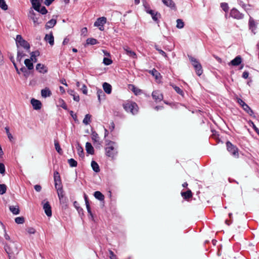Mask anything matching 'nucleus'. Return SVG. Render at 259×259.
Masks as SVG:
<instances>
[{
	"mask_svg": "<svg viewBox=\"0 0 259 259\" xmlns=\"http://www.w3.org/2000/svg\"><path fill=\"white\" fill-rule=\"evenodd\" d=\"M107 146L105 148L106 155L110 157L113 158L117 153V144L115 142L111 141H106Z\"/></svg>",
	"mask_w": 259,
	"mask_h": 259,
	"instance_id": "nucleus-1",
	"label": "nucleus"
},
{
	"mask_svg": "<svg viewBox=\"0 0 259 259\" xmlns=\"http://www.w3.org/2000/svg\"><path fill=\"white\" fill-rule=\"evenodd\" d=\"M44 0H30L32 8L42 15H45L48 13V10L45 6H41V3Z\"/></svg>",
	"mask_w": 259,
	"mask_h": 259,
	"instance_id": "nucleus-2",
	"label": "nucleus"
},
{
	"mask_svg": "<svg viewBox=\"0 0 259 259\" xmlns=\"http://www.w3.org/2000/svg\"><path fill=\"white\" fill-rule=\"evenodd\" d=\"M123 107L127 112H130L133 115L137 114L138 112V105L133 101H127L123 104Z\"/></svg>",
	"mask_w": 259,
	"mask_h": 259,
	"instance_id": "nucleus-3",
	"label": "nucleus"
},
{
	"mask_svg": "<svg viewBox=\"0 0 259 259\" xmlns=\"http://www.w3.org/2000/svg\"><path fill=\"white\" fill-rule=\"evenodd\" d=\"M15 40L17 49H20L19 46H20L26 51L29 50L30 48L29 44L26 40H24L21 35H17Z\"/></svg>",
	"mask_w": 259,
	"mask_h": 259,
	"instance_id": "nucleus-4",
	"label": "nucleus"
},
{
	"mask_svg": "<svg viewBox=\"0 0 259 259\" xmlns=\"http://www.w3.org/2000/svg\"><path fill=\"white\" fill-rule=\"evenodd\" d=\"M227 149L228 152L234 157L238 158L239 156L238 149L233 145L230 142H226Z\"/></svg>",
	"mask_w": 259,
	"mask_h": 259,
	"instance_id": "nucleus-5",
	"label": "nucleus"
},
{
	"mask_svg": "<svg viewBox=\"0 0 259 259\" xmlns=\"http://www.w3.org/2000/svg\"><path fill=\"white\" fill-rule=\"evenodd\" d=\"M146 11L147 13L149 14L151 17L152 19L157 23L158 24L159 21L158 19L160 17V14L157 12H155L154 11L148 8L145 7Z\"/></svg>",
	"mask_w": 259,
	"mask_h": 259,
	"instance_id": "nucleus-6",
	"label": "nucleus"
},
{
	"mask_svg": "<svg viewBox=\"0 0 259 259\" xmlns=\"http://www.w3.org/2000/svg\"><path fill=\"white\" fill-rule=\"evenodd\" d=\"M107 19L105 17H100L94 23V26L98 27L99 29L103 31L104 29V25L106 23Z\"/></svg>",
	"mask_w": 259,
	"mask_h": 259,
	"instance_id": "nucleus-7",
	"label": "nucleus"
},
{
	"mask_svg": "<svg viewBox=\"0 0 259 259\" xmlns=\"http://www.w3.org/2000/svg\"><path fill=\"white\" fill-rule=\"evenodd\" d=\"M230 15L231 17L237 20L242 19L244 18V15L236 8H233L231 10Z\"/></svg>",
	"mask_w": 259,
	"mask_h": 259,
	"instance_id": "nucleus-8",
	"label": "nucleus"
},
{
	"mask_svg": "<svg viewBox=\"0 0 259 259\" xmlns=\"http://www.w3.org/2000/svg\"><path fill=\"white\" fill-rule=\"evenodd\" d=\"M54 179L55 182V187L56 189L58 187H63L59 173L57 171L54 172Z\"/></svg>",
	"mask_w": 259,
	"mask_h": 259,
	"instance_id": "nucleus-9",
	"label": "nucleus"
},
{
	"mask_svg": "<svg viewBox=\"0 0 259 259\" xmlns=\"http://www.w3.org/2000/svg\"><path fill=\"white\" fill-rule=\"evenodd\" d=\"M32 9L33 8H32L29 10L28 16L33 21L34 26H36V25H38L39 23L38 22V18L36 16V14L34 12Z\"/></svg>",
	"mask_w": 259,
	"mask_h": 259,
	"instance_id": "nucleus-10",
	"label": "nucleus"
},
{
	"mask_svg": "<svg viewBox=\"0 0 259 259\" xmlns=\"http://www.w3.org/2000/svg\"><path fill=\"white\" fill-rule=\"evenodd\" d=\"M153 99L156 102L161 101L163 99L162 94L158 90L154 91L152 93Z\"/></svg>",
	"mask_w": 259,
	"mask_h": 259,
	"instance_id": "nucleus-11",
	"label": "nucleus"
},
{
	"mask_svg": "<svg viewBox=\"0 0 259 259\" xmlns=\"http://www.w3.org/2000/svg\"><path fill=\"white\" fill-rule=\"evenodd\" d=\"M43 209L45 210L46 214L50 217L52 215L51 206L48 201H47L44 204Z\"/></svg>",
	"mask_w": 259,
	"mask_h": 259,
	"instance_id": "nucleus-12",
	"label": "nucleus"
},
{
	"mask_svg": "<svg viewBox=\"0 0 259 259\" xmlns=\"http://www.w3.org/2000/svg\"><path fill=\"white\" fill-rule=\"evenodd\" d=\"M30 102L34 110H37L41 109L42 104L40 101L33 98Z\"/></svg>",
	"mask_w": 259,
	"mask_h": 259,
	"instance_id": "nucleus-13",
	"label": "nucleus"
},
{
	"mask_svg": "<svg viewBox=\"0 0 259 259\" xmlns=\"http://www.w3.org/2000/svg\"><path fill=\"white\" fill-rule=\"evenodd\" d=\"M36 70L41 73H46L48 72V68L44 64L38 63L36 66Z\"/></svg>",
	"mask_w": 259,
	"mask_h": 259,
	"instance_id": "nucleus-14",
	"label": "nucleus"
},
{
	"mask_svg": "<svg viewBox=\"0 0 259 259\" xmlns=\"http://www.w3.org/2000/svg\"><path fill=\"white\" fill-rule=\"evenodd\" d=\"M41 95L43 98H46L50 97L52 95V92L48 87H46L41 90Z\"/></svg>",
	"mask_w": 259,
	"mask_h": 259,
	"instance_id": "nucleus-15",
	"label": "nucleus"
},
{
	"mask_svg": "<svg viewBox=\"0 0 259 259\" xmlns=\"http://www.w3.org/2000/svg\"><path fill=\"white\" fill-rule=\"evenodd\" d=\"M45 40L49 43L51 46L54 44V38L52 33L47 34L45 37Z\"/></svg>",
	"mask_w": 259,
	"mask_h": 259,
	"instance_id": "nucleus-16",
	"label": "nucleus"
},
{
	"mask_svg": "<svg viewBox=\"0 0 259 259\" xmlns=\"http://www.w3.org/2000/svg\"><path fill=\"white\" fill-rule=\"evenodd\" d=\"M162 2L165 6L171 9H176V5L172 0H162Z\"/></svg>",
	"mask_w": 259,
	"mask_h": 259,
	"instance_id": "nucleus-17",
	"label": "nucleus"
},
{
	"mask_svg": "<svg viewBox=\"0 0 259 259\" xmlns=\"http://www.w3.org/2000/svg\"><path fill=\"white\" fill-rule=\"evenodd\" d=\"M57 191L58 196L60 200V203L64 202V194L63 187H58L56 189Z\"/></svg>",
	"mask_w": 259,
	"mask_h": 259,
	"instance_id": "nucleus-18",
	"label": "nucleus"
},
{
	"mask_svg": "<svg viewBox=\"0 0 259 259\" xmlns=\"http://www.w3.org/2000/svg\"><path fill=\"white\" fill-rule=\"evenodd\" d=\"M243 109L250 116L255 117V115H254V112L253 110L250 108V107L246 104L244 105L242 107Z\"/></svg>",
	"mask_w": 259,
	"mask_h": 259,
	"instance_id": "nucleus-19",
	"label": "nucleus"
},
{
	"mask_svg": "<svg viewBox=\"0 0 259 259\" xmlns=\"http://www.w3.org/2000/svg\"><path fill=\"white\" fill-rule=\"evenodd\" d=\"M103 88L104 92L107 94H110L111 93L112 87L109 83L107 82H104L103 83Z\"/></svg>",
	"mask_w": 259,
	"mask_h": 259,
	"instance_id": "nucleus-20",
	"label": "nucleus"
},
{
	"mask_svg": "<svg viewBox=\"0 0 259 259\" xmlns=\"http://www.w3.org/2000/svg\"><path fill=\"white\" fill-rule=\"evenodd\" d=\"M124 50L125 51L126 54L128 56H129L130 57L133 58H137V55L136 53L133 51H132L130 48L128 47H125L124 48Z\"/></svg>",
	"mask_w": 259,
	"mask_h": 259,
	"instance_id": "nucleus-21",
	"label": "nucleus"
},
{
	"mask_svg": "<svg viewBox=\"0 0 259 259\" xmlns=\"http://www.w3.org/2000/svg\"><path fill=\"white\" fill-rule=\"evenodd\" d=\"M242 59L240 56H236L234 59L231 61V64L233 66H238L241 64Z\"/></svg>",
	"mask_w": 259,
	"mask_h": 259,
	"instance_id": "nucleus-22",
	"label": "nucleus"
},
{
	"mask_svg": "<svg viewBox=\"0 0 259 259\" xmlns=\"http://www.w3.org/2000/svg\"><path fill=\"white\" fill-rule=\"evenodd\" d=\"M85 148L88 153L90 154H94V149L91 143L89 142L86 143L85 144Z\"/></svg>",
	"mask_w": 259,
	"mask_h": 259,
	"instance_id": "nucleus-23",
	"label": "nucleus"
},
{
	"mask_svg": "<svg viewBox=\"0 0 259 259\" xmlns=\"http://www.w3.org/2000/svg\"><path fill=\"white\" fill-rule=\"evenodd\" d=\"M57 21L56 19H52L51 20H49L48 22H47L46 24V29H49L53 28L56 24Z\"/></svg>",
	"mask_w": 259,
	"mask_h": 259,
	"instance_id": "nucleus-24",
	"label": "nucleus"
},
{
	"mask_svg": "<svg viewBox=\"0 0 259 259\" xmlns=\"http://www.w3.org/2000/svg\"><path fill=\"white\" fill-rule=\"evenodd\" d=\"M9 209L11 212H12V213L15 215L18 214L20 212L19 206L17 205H10L9 206Z\"/></svg>",
	"mask_w": 259,
	"mask_h": 259,
	"instance_id": "nucleus-25",
	"label": "nucleus"
},
{
	"mask_svg": "<svg viewBox=\"0 0 259 259\" xmlns=\"http://www.w3.org/2000/svg\"><path fill=\"white\" fill-rule=\"evenodd\" d=\"M31 59H26L24 61V64L27 69L32 70L33 69V64Z\"/></svg>",
	"mask_w": 259,
	"mask_h": 259,
	"instance_id": "nucleus-26",
	"label": "nucleus"
},
{
	"mask_svg": "<svg viewBox=\"0 0 259 259\" xmlns=\"http://www.w3.org/2000/svg\"><path fill=\"white\" fill-rule=\"evenodd\" d=\"M97 94L99 102H101L102 100L105 99V95L101 89H99L97 90Z\"/></svg>",
	"mask_w": 259,
	"mask_h": 259,
	"instance_id": "nucleus-27",
	"label": "nucleus"
},
{
	"mask_svg": "<svg viewBox=\"0 0 259 259\" xmlns=\"http://www.w3.org/2000/svg\"><path fill=\"white\" fill-rule=\"evenodd\" d=\"M68 93L69 95L73 97V99L75 101L79 102V96L76 94L73 90H70L68 91Z\"/></svg>",
	"mask_w": 259,
	"mask_h": 259,
	"instance_id": "nucleus-28",
	"label": "nucleus"
},
{
	"mask_svg": "<svg viewBox=\"0 0 259 259\" xmlns=\"http://www.w3.org/2000/svg\"><path fill=\"white\" fill-rule=\"evenodd\" d=\"M94 196L96 199L100 201H102L104 199V195L100 191H95L94 192Z\"/></svg>",
	"mask_w": 259,
	"mask_h": 259,
	"instance_id": "nucleus-29",
	"label": "nucleus"
},
{
	"mask_svg": "<svg viewBox=\"0 0 259 259\" xmlns=\"http://www.w3.org/2000/svg\"><path fill=\"white\" fill-rule=\"evenodd\" d=\"M182 196L184 197V198L187 199H189L192 196V193L190 190H188L186 192H181Z\"/></svg>",
	"mask_w": 259,
	"mask_h": 259,
	"instance_id": "nucleus-30",
	"label": "nucleus"
},
{
	"mask_svg": "<svg viewBox=\"0 0 259 259\" xmlns=\"http://www.w3.org/2000/svg\"><path fill=\"white\" fill-rule=\"evenodd\" d=\"M91 166L92 167L93 170L96 172H98L100 171V167L98 164L95 161L93 160L91 162Z\"/></svg>",
	"mask_w": 259,
	"mask_h": 259,
	"instance_id": "nucleus-31",
	"label": "nucleus"
},
{
	"mask_svg": "<svg viewBox=\"0 0 259 259\" xmlns=\"http://www.w3.org/2000/svg\"><path fill=\"white\" fill-rule=\"evenodd\" d=\"M76 149H77V151L78 155L80 157H82V158L83 157H84L83 149L82 148V147L79 143H77V144Z\"/></svg>",
	"mask_w": 259,
	"mask_h": 259,
	"instance_id": "nucleus-32",
	"label": "nucleus"
},
{
	"mask_svg": "<svg viewBox=\"0 0 259 259\" xmlns=\"http://www.w3.org/2000/svg\"><path fill=\"white\" fill-rule=\"evenodd\" d=\"M249 28L251 29L252 31H253V30L256 28L255 22L251 17H250L249 20Z\"/></svg>",
	"mask_w": 259,
	"mask_h": 259,
	"instance_id": "nucleus-33",
	"label": "nucleus"
},
{
	"mask_svg": "<svg viewBox=\"0 0 259 259\" xmlns=\"http://www.w3.org/2000/svg\"><path fill=\"white\" fill-rule=\"evenodd\" d=\"M149 72L153 76H154L156 79H158L159 77L160 76V74L155 68H153L152 70H149Z\"/></svg>",
	"mask_w": 259,
	"mask_h": 259,
	"instance_id": "nucleus-34",
	"label": "nucleus"
},
{
	"mask_svg": "<svg viewBox=\"0 0 259 259\" xmlns=\"http://www.w3.org/2000/svg\"><path fill=\"white\" fill-rule=\"evenodd\" d=\"M194 68L198 76H200L202 74L203 70L201 64L194 67Z\"/></svg>",
	"mask_w": 259,
	"mask_h": 259,
	"instance_id": "nucleus-35",
	"label": "nucleus"
},
{
	"mask_svg": "<svg viewBox=\"0 0 259 259\" xmlns=\"http://www.w3.org/2000/svg\"><path fill=\"white\" fill-rule=\"evenodd\" d=\"M188 57L194 67L200 64L199 61L195 58L190 56H188Z\"/></svg>",
	"mask_w": 259,
	"mask_h": 259,
	"instance_id": "nucleus-36",
	"label": "nucleus"
},
{
	"mask_svg": "<svg viewBox=\"0 0 259 259\" xmlns=\"http://www.w3.org/2000/svg\"><path fill=\"white\" fill-rule=\"evenodd\" d=\"M92 139L94 142H99V137L95 131H92L91 134Z\"/></svg>",
	"mask_w": 259,
	"mask_h": 259,
	"instance_id": "nucleus-37",
	"label": "nucleus"
},
{
	"mask_svg": "<svg viewBox=\"0 0 259 259\" xmlns=\"http://www.w3.org/2000/svg\"><path fill=\"white\" fill-rule=\"evenodd\" d=\"M54 145H55V149L57 151V152L60 154H62V149L61 148V147L60 146L59 142L57 140L54 141Z\"/></svg>",
	"mask_w": 259,
	"mask_h": 259,
	"instance_id": "nucleus-38",
	"label": "nucleus"
},
{
	"mask_svg": "<svg viewBox=\"0 0 259 259\" xmlns=\"http://www.w3.org/2000/svg\"><path fill=\"white\" fill-rule=\"evenodd\" d=\"M28 70V69L26 68L24 66H22L20 68V71L23 73V75L26 78H27L30 74V72Z\"/></svg>",
	"mask_w": 259,
	"mask_h": 259,
	"instance_id": "nucleus-39",
	"label": "nucleus"
},
{
	"mask_svg": "<svg viewBox=\"0 0 259 259\" xmlns=\"http://www.w3.org/2000/svg\"><path fill=\"white\" fill-rule=\"evenodd\" d=\"M91 115L88 114L87 115H85L83 120V123L85 124V125H88L89 124L91 120Z\"/></svg>",
	"mask_w": 259,
	"mask_h": 259,
	"instance_id": "nucleus-40",
	"label": "nucleus"
},
{
	"mask_svg": "<svg viewBox=\"0 0 259 259\" xmlns=\"http://www.w3.org/2000/svg\"><path fill=\"white\" fill-rule=\"evenodd\" d=\"M87 44L90 45H94L98 44V41L94 38H89L87 39Z\"/></svg>",
	"mask_w": 259,
	"mask_h": 259,
	"instance_id": "nucleus-41",
	"label": "nucleus"
},
{
	"mask_svg": "<svg viewBox=\"0 0 259 259\" xmlns=\"http://www.w3.org/2000/svg\"><path fill=\"white\" fill-rule=\"evenodd\" d=\"M172 86V87L173 88V89L175 90V91L179 95H181V96H183L184 95V92L183 91V90L180 89L179 87H177V85H171Z\"/></svg>",
	"mask_w": 259,
	"mask_h": 259,
	"instance_id": "nucleus-42",
	"label": "nucleus"
},
{
	"mask_svg": "<svg viewBox=\"0 0 259 259\" xmlns=\"http://www.w3.org/2000/svg\"><path fill=\"white\" fill-rule=\"evenodd\" d=\"M68 162L70 167H76L77 165V162L73 158H70L68 160Z\"/></svg>",
	"mask_w": 259,
	"mask_h": 259,
	"instance_id": "nucleus-43",
	"label": "nucleus"
},
{
	"mask_svg": "<svg viewBox=\"0 0 259 259\" xmlns=\"http://www.w3.org/2000/svg\"><path fill=\"white\" fill-rule=\"evenodd\" d=\"M15 221L17 224H22L24 222V218L23 217H17L15 218Z\"/></svg>",
	"mask_w": 259,
	"mask_h": 259,
	"instance_id": "nucleus-44",
	"label": "nucleus"
},
{
	"mask_svg": "<svg viewBox=\"0 0 259 259\" xmlns=\"http://www.w3.org/2000/svg\"><path fill=\"white\" fill-rule=\"evenodd\" d=\"M177 27L178 28H182L184 26V23L182 20L178 19L177 20Z\"/></svg>",
	"mask_w": 259,
	"mask_h": 259,
	"instance_id": "nucleus-45",
	"label": "nucleus"
},
{
	"mask_svg": "<svg viewBox=\"0 0 259 259\" xmlns=\"http://www.w3.org/2000/svg\"><path fill=\"white\" fill-rule=\"evenodd\" d=\"M249 124L252 126L254 131L256 133V134L259 136V129L255 126L254 123L251 120H249Z\"/></svg>",
	"mask_w": 259,
	"mask_h": 259,
	"instance_id": "nucleus-46",
	"label": "nucleus"
},
{
	"mask_svg": "<svg viewBox=\"0 0 259 259\" xmlns=\"http://www.w3.org/2000/svg\"><path fill=\"white\" fill-rule=\"evenodd\" d=\"M221 8L225 12H227L229 10V6L228 4L226 3H222L221 4Z\"/></svg>",
	"mask_w": 259,
	"mask_h": 259,
	"instance_id": "nucleus-47",
	"label": "nucleus"
},
{
	"mask_svg": "<svg viewBox=\"0 0 259 259\" xmlns=\"http://www.w3.org/2000/svg\"><path fill=\"white\" fill-rule=\"evenodd\" d=\"M0 8L4 10H7L8 9V6L5 0H0Z\"/></svg>",
	"mask_w": 259,
	"mask_h": 259,
	"instance_id": "nucleus-48",
	"label": "nucleus"
},
{
	"mask_svg": "<svg viewBox=\"0 0 259 259\" xmlns=\"http://www.w3.org/2000/svg\"><path fill=\"white\" fill-rule=\"evenodd\" d=\"M7 186L5 184H0V194L3 195L6 193Z\"/></svg>",
	"mask_w": 259,
	"mask_h": 259,
	"instance_id": "nucleus-49",
	"label": "nucleus"
},
{
	"mask_svg": "<svg viewBox=\"0 0 259 259\" xmlns=\"http://www.w3.org/2000/svg\"><path fill=\"white\" fill-rule=\"evenodd\" d=\"M103 63L105 65H109L112 63V60L108 58L104 57L103 59Z\"/></svg>",
	"mask_w": 259,
	"mask_h": 259,
	"instance_id": "nucleus-50",
	"label": "nucleus"
},
{
	"mask_svg": "<svg viewBox=\"0 0 259 259\" xmlns=\"http://www.w3.org/2000/svg\"><path fill=\"white\" fill-rule=\"evenodd\" d=\"M59 102L60 103V107H61L63 109L65 110L67 109V106L66 105V104L63 99L59 100Z\"/></svg>",
	"mask_w": 259,
	"mask_h": 259,
	"instance_id": "nucleus-51",
	"label": "nucleus"
},
{
	"mask_svg": "<svg viewBox=\"0 0 259 259\" xmlns=\"http://www.w3.org/2000/svg\"><path fill=\"white\" fill-rule=\"evenodd\" d=\"M155 49L158 51V52L165 58H167V56L165 52L161 49H159L157 46H155Z\"/></svg>",
	"mask_w": 259,
	"mask_h": 259,
	"instance_id": "nucleus-52",
	"label": "nucleus"
},
{
	"mask_svg": "<svg viewBox=\"0 0 259 259\" xmlns=\"http://www.w3.org/2000/svg\"><path fill=\"white\" fill-rule=\"evenodd\" d=\"M31 60H33V58H35L36 56L39 55V52L38 51H36L35 52H32L30 53Z\"/></svg>",
	"mask_w": 259,
	"mask_h": 259,
	"instance_id": "nucleus-53",
	"label": "nucleus"
},
{
	"mask_svg": "<svg viewBox=\"0 0 259 259\" xmlns=\"http://www.w3.org/2000/svg\"><path fill=\"white\" fill-rule=\"evenodd\" d=\"M238 3L239 5L241 6L247 13H248L249 9L247 8V6L242 1H239Z\"/></svg>",
	"mask_w": 259,
	"mask_h": 259,
	"instance_id": "nucleus-54",
	"label": "nucleus"
},
{
	"mask_svg": "<svg viewBox=\"0 0 259 259\" xmlns=\"http://www.w3.org/2000/svg\"><path fill=\"white\" fill-rule=\"evenodd\" d=\"M6 132L7 134L8 137L10 140H11V139L13 138L12 135L9 132V127L8 126H6L5 128Z\"/></svg>",
	"mask_w": 259,
	"mask_h": 259,
	"instance_id": "nucleus-55",
	"label": "nucleus"
},
{
	"mask_svg": "<svg viewBox=\"0 0 259 259\" xmlns=\"http://www.w3.org/2000/svg\"><path fill=\"white\" fill-rule=\"evenodd\" d=\"M5 249L8 254H10L12 253V251L11 250L10 247L8 245H5ZM9 256L10 258V255H9Z\"/></svg>",
	"mask_w": 259,
	"mask_h": 259,
	"instance_id": "nucleus-56",
	"label": "nucleus"
},
{
	"mask_svg": "<svg viewBox=\"0 0 259 259\" xmlns=\"http://www.w3.org/2000/svg\"><path fill=\"white\" fill-rule=\"evenodd\" d=\"M5 172V166L3 163L0 162V174H4Z\"/></svg>",
	"mask_w": 259,
	"mask_h": 259,
	"instance_id": "nucleus-57",
	"label": "nucleus"
},
{
	"mask_svg": "<svg viewBox=\"0 0 259 259\" xmlns=\"http://www.w3.org/2000/svg\"><path fill=\"white\" fill-rule=\"evenodd\" d=\"M109 257L110 259H116L117 257L116 255L114 253V252L110 250H109Z\"/></svg>",
	"mask_w": 259,
	"mask_h": 259,
	"instance_id": "nucleus-58",
	"label": "nucleus"
},
{
	"mask_svg": "<svg viewBox=\"0 0 259 259\" xmlns=\"http://www.w3.org/2000/svg\"><path fill=\"white\" fill-rule=\"evenodd\" d=\"M85 205H86V207H87L88 213L91 216L92 218H93V214L91 211V209L90 207V204H85Z\"/></svg>",
	"mask_w": 259,
	"mask_h": 259,
	"instance_id": "nucleus-59",
	"label": "nucleus"
},
{
	"mask_svg": "<svg viewBox=\"0 0 259 259\" xmlns=\"http://www.w3.org/2000/svg\"><path fill=\"white\" fill-rule=\"evenodd\" d=\"M81 90L82 91L83 94L87 95L88 93V90L86 85L85 84H82V88H81Z\"/></svg>",
	"mask_w": 259,
	"mask_h": 259,
	"instance_id": "nucleus-60",
	"label": "nucleus"
},
{
	"mask_svg": "<svg viewBox=\"0 0 259 259\" xmlns=\"http://www.w3.org/2000/svg\"><path fill=\"white\" fill-rule=\"evenodd\" d=\"M27 231L29 234H33L35 233V230L34 228L30 227L27 228Z\"/></svg>",
	"mask_w": 259,
	"mask_h": 259,
	"instance_id": "nucleus-61",
	"label": "nucleus"
},
{
	"mask_svg": "<svg viewBox=\"0 0 259 259\" xmlns=\"http://www.w3.org/2000/svg\"><path fill=\"white\" fill-rule=\"evenodd\" d=\"M17 54L22 56L23 57L26 56V54L24 53V52L20 49H17Z\"/></svg>",
	"mask_w": 259,
	"mask_h": 259,
	"instance_id": "nucleus-62",
	"label": "nucleus"
},
{
	"mask_svg": "<svg viewBox=\"0 0 259 259\" xmlns=\"http://www.w3.org/2000/svg\"><path fill=\"white\" fill-rule=\"evenodd\" d=\"M237 103L242 107L246 103L241 99H237Z\"/></svg>",
	"mask_w": 259,
	"mask_h": 259,
	"instance_id": "nucleus-63",
	"label": "nucleus"
},
{
	"mask_svg": "<svg viewBox=\"0 0 259 259\" xmlns=\"http://www.w3.org/2000/svg\"><path fill=\"white\" fill-rule=\"evenodd\" d=\"M55 0H45L44 4L47 6H49Z\"/></svg>",
	"mask_w": 259,
	"mask_h": 259,
	"instance_id": "nucleus-64",
	"label": "nucleus"
}]
</instances>
